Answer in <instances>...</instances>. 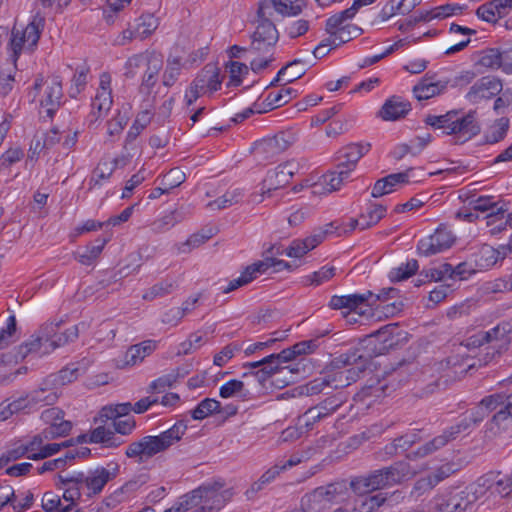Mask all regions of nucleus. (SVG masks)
Listing matches in <instances>:
<instances>
[{"instance_id": "obj_1", "label": "nucleus", "mask_w": 512, "mask_h": 512, "mask_svg": "<svg viewBox=\"0 0 512 512\" xmlns=\"http://www.w3.org/2000/svg\"><path fill=\"white\" fill-rule=\"evenodd\" d=\"M70 2L71 0H34L33 15L28 24L24 26L14 23L6 49L15 67L22 54L31 55L37 50L46 24V11L55 8L56 12L61 13Z\"/></svg>"}, {"instance_id": "obj_2", "label": "nucleus", "mask_w": 512, "mask_h": 512, "mask_svg": "<svg viewBox=\"0 0 512 512\" xmlns=\"http://www.w3.org/2000/svg\"><path fill=\"white\" fill-rule=\"evenodd\" d=\"M120 473L117 461H110L106 466H96L87 471H62L57 475L55 485L63 490L64 501H78L83 496L91 498L99 495L104 487Z\"/></svg>"}, {"instance_id": "obj_3", "label": "nucleus", "mask_w": 512, "mask_h": 512, "mask_svg": "<svg viewBox=\"0 0 512 512\" xmlns=\"http://www.w3.org/2000/svg\"><path fill=\"white\" fill-rule=\"evenodd\" d=\"M187 428L185 421H177L171 428L157 436H144L138 441L130 443L125 450V455L131 459L138 458L139 462H142L144 459L166 451L179 442L185 435Z\"/></svg>"}, {"instance_id": "obj_4", "label": "nucleus", "mask_w": 512, "mask_h": 512, "mask_svg": "<svg viewBox=\"0 0 512 512\" xmlns=\"http://www.w3.org/2000/svg\"><path fill=\"white\" fill-rule=\"evenodd\" d=\"M409 475V464L399 461L389 467L375 470L368 475L356 477L349 483V486L356 494L363 495L401 483Z\"/></svg>"}, {"instance_id": "obj_5", "label": "nucleus", "mask_w": 512, "mask_h": 512, "mask_svg": "<svg viewBox=\"0 0 512 512\" xmlns=\"http://www.w3.org/2000/svg\"><path fill=\"white\" fill-rule=\"evenodd\" d=\"M370 148V143H350L338 150L335 168L323 175V183L330 192L340 189L356 168L358 161L369 152Z\"/></svg>"}, {"instance_id": "obj_6", "label": "nucleus", "mask_w": 512, "mask_h": 512, "mask_svg": "<svg viewBox=\"0 0 512 512\" xmlns=\"http://www.w3.org/2000/svg\"><path fill=\"white\" fill-rule=\"evenodd\" d=\"M271 4L259 3L257 10V26L251 35L250 50L259 54L266 55L273 51L279 40V32L275 24L270 20Z\"/></svg>"}, {"instance_id": "obj_7", "label": "nucleus", "mask_w": 512, "mask_h": 512, "mask_svg": "<svg viewBox=\"0 0 512 512\" xmlns=\"http://www.w3.org/2000/svg\"><path fill=\"white\" fill-rule=\"evenodd\" d=\"M348 495L349 487L346 481L333 482L305 494L301 499V506L308 512H322L333 504L345 501Z\"/></svg>"}, {"instance_id": "obj_8", "label": "nucleus", "mask_w": 512, "mask_h": 512, "mask_svg": "<svg viewBox=\"0 0 512 512\" xmlns=\"http://www.w3.org/2000/svg\"><path fill=\"white\" fill-rule=\"evenodd\" d=\"M397 293L395 288L382 289L379 294H374L368 290L364 293H356L350 295H333L329 302V307L334 310L348 309L345 317L351 314H357L362 316L365 314V310H362L363 306H375L377 302L383 299L392 298Z\"/></svg>"}, {"instance_id": "obj_9", "label": "nucleus", "mask_w": 512, "mask_h": 512, "mask_svg": "<svg viewBox=\"0 0 512 512\" xmlns=\"http://www.w3.org/2000/svg\"><path fill=\"white\" fill-rule=\"evenodd\" d=\"M476 491L447 492L433 498L430 512H484V502L477 504Z\"/></svg>"}, {"instance_id": "obj_10", "label": "nucleus", "mask_w": 512, "mask_h": 512, "mask_svg": "<svg viewBox=\"0 0 512 512\" xmlns=\"http://www.w3.org/2000/svg\"><path fill=\"white\" fill-rule=\"evenodd\" d=\"M492 418L487 427L493 434L512 432V393H494L488 401Z\"/></svg>"}, {"instance_id": "obj_11", "label": "nucleus", "mask_w": 512, "mask_h": 512, "mask_svg": "<svg viewBox=\"0 0 512 512\" xmlns=\"http://www.w3.org/2000/svg\"><path fill=\"white\" fill-rule=\"evenodd\" d=\"M500 340L494 328L487 331H479L466 340L467 348H480L485 346L484 354L478 358L479 366L488 365L497 361L505 350L500 348Z\"/></svg>"}, {"instance_id": "obj_12", "label": "nucleus", "mask_w": 512, "mask_h": 512, "mask_svg": "<svg viewBox=\"0 0 512 512\" xmlns=\"http://www.w3.org/2000/svg\"><path fill=\"white\" fill-rule=\"evenodd\" d=\"M370 363V355H365L362 349L359 348L350 349L332 360V365L336 368L351 366L343 371L346 375V380L349 381V385L360 378L361 374L366 371Z\"/></svg>"}, {"instance_id": "obj_13", "label": "nucleus", "mask_w": 512, "mask_h": 512, "mask_svg": "<svg viewBox=\"0 0 512 512\" xmlns=\"http://www.w3.org/2000/svg\"><path fill=\"white\" fill-rule=\"evenodd\" d=\"M199 488H204V491L198 495L194 502L189 505V510L192 512H213L218 511L225 503L224 497V483L215 481L213 483H206Z\"/></svg>"}, {"instance_id": "obj_14", "label": "nucleus", "mask_w": 512, "mask_h": 512, "mask_svg": "<svg viewBox=\"0 0 512 512\" xmlns=\"http://www.w3.org/2000/svg\"><path fill=\"white\" fill-rule=\"evenodd\" d=\"M199 488H204V491L198 495L194 502L189 505V510L192 512H213L218 511L225 503L224 497V483L215 481L213 483H206Z\"/></svg>"}, {"instance_id": "obj_15", "label": "nucleus", "mask_w": 512, "mask_h": 512, "mask_svg": "<svg viewBox=\"0 0 512 512\" xmlns=\"http://www.w3.org/2000/svg\"><path fill=\"white\" fill-rule=\"evenodd\" d=\"M345 402L346 397L342 393L327 397L317 405L309 408L299 418V422L302 423L306 428L310 429L315 423L329 417L334 412H336Z\"/></svg>"}, {"instance_id": "obj_16", "label": "nucleus", "mask_w": 512, "mask_h": 512, "mask_svg": "<svg viewBox=\"0 0 512 512\" xmlns=\"http://www.w3.org/2000/svg\"><path fill=\"white\" fill-rule=\"evenodd\" d=\"M455 241V236L445 225H440L435 232L421 239L417 244L419 254L431 256L449 249Z\"/></svg>"}, {"instance_id": "obj_17", "label": "nucleus", "mask_w": 512, "mask_h": 512, "mask_svg": "<svg viewBox=\"0 0 512 512\" xmlns=\"http://www.w3.org/2000/svg\"><path fill=\"white\" fill-rule=\"evenodd\" d=\"M452 124L453 126L450 130L446 131V135H454L457 139L455 143H464L477 136L481 131L475 110H470L463 116H460L459 112L456 110V116Z\"/></svg>"}, {"instance_id": "obj_18", "label": "nucleus", "mask_w": 512, "mask_h": 512, "mask_svg": "<svg viewBox=\"0 0 512 512\" xmlns=\"http://www.w3.org/2000/svg\"><path fill=\"white\" fill-rule=\"evenodd\" d=\"M502 90L500 79L492 76H484L476 81L466 94L468 101L478 103L482 99H490L498 95Z\"/></svg>"}, {"instance_id": "obj_19", "label": "nucleus", "mask_w": 512, "mask_h": 512, "mask_svg": "<svg viewBox=\"0 0 512 512\" xmlns=\"http://www.w3.org/2000/svg\"><path fill=\"white\" fill-rule=\"evenodd\" d=\"M111 76L108 73H102L100 76V86L96 96L92 100V116L98 119L107 114L113 104L111 91Z\"/></svg>"}, {"instance_id": "obj_20", "label": "nucleus", "mask_w": 512, "mask_h": 512, "mask_svg": "<svg viewBox=\"0 0 512 512\" xmlns=\"http://www.w3.org/2000/svg\"><path fill=\"white\" fill-rule=\"evenodd\" d=\"M448 83V80L437 79L436 75L427 73L413 87V94L418 101L428 100L444 93Z\"/></svg>"}, {"instance_id": "obj_21", "label": "nucleus", "mask_w": 512, "mask_h": 512, "mask_svg": "<svg viewBox=\"0 0 512 512\" xmlns=\"http://www.w3.org/2000/svg\"><path fill=\"white\" fill-rule=\"evenodd\" d=\"M412 171L413 168L410 167L403 172L392 173L377 180L372 188L371 196L373 198H379L396 191L397 187L408 184Z\"/></svg>"}, {"instance_id": "obj_22", "label": "nucleus", "mask_w": 512, "mask_h": 512, "mask_svg": "<svg viewBox=\"0 0 512 512\" xmlns=\"http://www.w3.org/2000/svg\"><path fill=\"white\" fill-rule=\"evenodd\" d=\"M296 170L297 166L293 162H286L278 165L273 170H269L263 180V189L270 192L286 186L289 184Z\"/></svg>"}, {"instance_id": "obj_23", "label": "nucleus", "mask_w": 512, "mask_h": 512, "mask_svg": "<svg viewBox=\"0 0 512 512\" xmlns=\"http://www.w3.org/2000/svg\"><path fill=\"white\" fill-rule=\"evenodd\" d=\"M63 97L62 81L59 76L51 77L47 82L41 106L46 108L47 115L52 117L61 106Z\"/></svg>"}, {"instance_id": "obj_24", "label": "nucleus", "mask_w": 512, "mask_h": 512, "mask_svg": "<svg viewBox=\"0 0 512 512\" xmlns=\"http://www.w3.org/2000/svg\"><path fill=\"white\" fill-rule=\"evenodd\" d=\"M410 110L411 104L409 101L394 95L384 102L379 115L385 121H395L405 117Z\"/></svg>"}, {"instance_id": "obj_25", "label": "nucleus", "mask_w": 512, "mask_h": 512, "mask_svg": "<svg viewBox=\"0 0 512 512\" xmlns=\"http://www.w3.org/2000/svg\"><path fill=\"white\" fill-rule=\"evenodd\" d=\"M162 67L163 56L160 53L154 51L143 71V77L140 86L141 91L150 92V90L157 83L158 74Z\"/></svg>"}, {"instance_id": "obj_26", "label": "nucleus", "mask_w": 512, "mask_h": 512, "mask_svg": "<svg viewBox=\"0 0 512 512\" xmlns=\"http://www.w3.org/2000/svg\"><path fill=\"white\" fill-rule=\"evenodd\" d=\"M295 142V136L289 131H282L277 133L273 138L265 140L261 148L271 156L280 154L286 151Z\"/></svg>"}, {"instance_id": "obj_27", "label": "nucleus", "mask_w": 512, "mask_h": 512, "mask_svg": "<svg viewBox=\"0 0 512 512\" xmlns=\"http://www.w3.org/2000/svg\"><path fill=\"white\" fill-rule=\"evenodd\" d=\"M53 325L57 327H55L53 331H51V329H48L46 330L47 333H45V343H49L52 349L63 346L69 342H73L78 338L77 325H73L63 332L56 331L59 328L58 324Z\"/></svg>"}, {"instance_id": "obj_28", "label": "nucleus", "mask_w": 512, "mask_h": 512, "mask_svg": "<svg viewBox=\"0 0 512 512\" xmlns=\"http://www.w3.org/2000/svg\"><path fill=\"white\" fill-rule=\"evenodd\" d=\"M154 50H146L144 52L134 54L127 59L124 65V76L127 79L136 77L139 71L145 69L150 56H152Z\"/></svg>"}, {"instance_id": "obj_29", "label": "nucleus", "mask_w": 512, "mask_h": 512, "mask_svg": "<svg viewBox=\"0 0 512 512\" xmlns=\"http://www.w3.org/2000/svg\"><path fill=\"white\" fill-rule=\"evenodd\" d=\"M260 3L271 4V12L275 10L283 16H296L306 6L305 0H264Z\"/></svg>"}, {"instance_id": "obj_30", "label": "nucleus", "mask_w": 512, "mask_h": 512, "mask_svg": "<svg viewBox=\"0 0 512 512\" xmlns=\"http://www.w3.org/2000/svg\"><path fill=\"white\" fill-rule=\"evenodd\" d=\"M261 267V264L255 263L248 265L238 278L229 281L227 286H221L219 289L222 293L227 294L244 285L249 284L256 278V275Z\"/></svg>"}, {"instance_id": "obj_31", "label": "nucleus", "mask_w": 512, "mask_h": 512, "mask_svg": "<svg viewBox=\"0 0 512 512\" xmlns=\"http://www.w3.org/2000/svg\"><path fill=\"white\" fill-rule=\"evenodd\" d=\"M421 438L414 431L405 433L404 435L395 438L393 442L385 446V453L389 456H394L400 452L407 451L414 443Z\"/></svg>"}, {"instance_id": "obj_32", "label": "nucleus", "mask_w": 512, "mask_h": 512, "mask_svg": "<svg viewBox=\"0 0 512 512\" xmlns=\"http://www.w3.org/2000/svg\"><path fill=\"white\" fill-rule=\"evenodd\" d=\"M136 35L140 40L149 37L159 26L158 18L153 14H142L138 17L133 24Z\"/></svg>"}, {"instance_id": "obj_33", "label": "nucleus", "mask_w": 512, "mask_h": 512, "mask_svg": "<svg viewBox=\"0 0 512 512\" xmlns=\"http://www.w3.org/2000/svg\"><path fill=\"white\" fill-rule=\"evenodd\" d=\"M177 287V283L173 279H163L150 287L144 294L143 299L152 301L156 298L165 297L171 294Z\"/></svg>"}, {"instance_id": "obj_34", "label": "nucleus", "mask_w": 512, "mask_h": 512, "mask_svg": "<svg viewBox=\"0 0 512 512\" xmlns=\"http://www.w3.org/2000/svg\"><path fill=\"white\" fill-rule=\"evenodd\" d=\"M221 412V403L213 398H205L191 410V417L194 420H203L206 417Z\"/></svg>"}, {"instance_id": "obj_35", "label": "nucleus", "mask_w": 512, "mask_h": 512, "mask_svg": "<svg viewBox=\"0 0 512 512\" xmlns=\"http://www.w3.org/2000/svg\"><path fill=\"white\" fill-rule=\"evenodd\" d=\"M458 469V465L454 462L445 463L431 472L423 481H426L429 488L432 489L441 481L458 471Z\"/></svg>"}, {"instance_id": "obj_36", "label": "nucleus", "mask_w": 512, "mask_h": 512, "mask_svg": "<svg viewBox=\"0 0 512 512\" xmlns=\"http://www.w3.org/2000/svg\"><path fill=\"white\" fill-rule=\"evenodd\" d=\"M473 209L480 212H488V218H497L501 217V219L504 218V210L502 208H497V203L494 200L493 196H479L477 199H475L473 202Z\"/></svg>"}, {"instance_id": "obj_37", "label": "nucleus", "mask_w": 512, "mask_h": 512, "mask_svg": "<svg viewBox=\"0 0 512 512\" xmlns=\"http://www.w3.org/2000/svg\"><path fill=\"white\" fill-rule=\"evenodd\" d=\"M109 241V238L99 237L95 240L94 244L87 246L86 251L78 254L77 260L83 265H91L100 256L104 246Z\"/></svg>"}, {"instance_id": "obj_38", "label": "nucleus", "mask_w": 512, "mask_h": 512, "mask_svg": "<svg viewBox=\"0 0 512 512\" xmlns=\"http://www.w3.org/2000/svg\"><path fill=\"white\" fill-rule=\"evenodd\" d=\"M297 91L293 88H282L278 92H270L267 94L265 102L272 110L287 104L293 97L296 96Z\"/></svg>"}, {"instance_id": "obj_39", "label": "nucleus", "mask_w": 512, "mask_h": 512, "mask_svg": "<svg viewBox=\"0 0 512 512\" xmlns=\"http://www.w3.org/2000/svg\"><path fill=\"white\" fill-rule=\"evenodd\" d=\"M277 366L266 365L257 371L243 373V378H254L262 388L267 389L268 385L273 386L274 370Z\"/></svg>"}, {"instance_id": "obj_40", "label": "nucleus", "mask_w": 512, "mask_h": 512, "mask_svg": "<svg viewBox=\"0 0 512 512\" xmlns=\"http://www.w3.org/2000/svg\"><path fill=\"white\" fill-rule=\"evenodd\" d=\"M418 268V261L416 259H410L406 263H402L400 266L391 269L389 278L392 282L403 281L414 275Z\"/></svg>"}, {"instance_id": "obj_41", "label": "nucleus", "mask_w": 512, "mask_h": 512, "mask_svg": "<svg viewBox=\"0 0 512 512\" xmlns=\"http://www.w3.org/2000/svg\"><path fill=\"white\" fill-rule=\"evenodd\" d=\"M509 128V119L502 117L497 119L490 130L485 134V142L488 144H495L502 141Z\"/></svg>"}, {"instance_id": "obj_42", "label": "nucleus", "mask_w": 512, "mask_h": 512, "mask_svg": "<svg viewBox=\"0 0 512 512\" xmlns=\"http://www.w3.org/2000/svg\"><path fill=\"white\" fill-rule=\"evenodd\" d=\"M456 116V110L448 111L442 115H427L424 119L425 124L431 126L434 129H442L443 133L446 134L447 130L453 126L452 122Z\"/></svg>"}, {"instance_id": "obj_43", "label": "nucleus", "mask_w": 512, "mask_h": 512, "mask_svg": "<svg viewBox=\"0 0 512 512\" xmlns=\"http://www.w3.org/2000/svg\"><path fill=\"white\" fill-rule=\"evenodd\" d=\"M280 471L279 468L276 467V465L269 468L267 471H265L261 477L255 481L251 487L246 491V496L248 499H251L255 496L256 493L264 489V487L268 484H270L272 481L276 479L277 476H279Z\"/></svg>"}, {"instance_id": "obj_44", "label": "nucleus", "mask_w": 512, "mask_h": 512, "mask_svg": "<svg viewBox=\"0 0 512 512\" xmlns=\"http://www.w3.org/2000/svg\"><path fill=\"white\" fill-rule=\"evenodd\" d=\"M186 180L185 173L178 167L170 169L165 175L159 176L157 181H160V184L164 186V189H167L169 192L179 187Z\"/></svg>"}, {"instance_id": "obj_45", "label": "nucleus", "mask_w": 512, "mask_h": 512, "mask_svg": "<svg viewBox=\"0 0 512 512\" xmlns=\"http://www.w3.org/2000/svg\"><path fill=\"white\" fill-rule=\"evenodd\" d=\"M117 165V159H114L112 162H99V164L93 170L91 182H94V185H99L101 181L109 179L117 168Z\"/></svg>"}, {"instance_id": "obj_46", "label": "nucleus", "mask_w": 512, "mask_h": 512, "mask_svg": "<svg viewBox=\"0 0 512 512\" xmlns=\"http://www.w3.org/2000/svg\"><path fill=\"white\" fill-rule=\"evenodd\" d=\"M89 73V67L81 66L76 69V72L72 78V84L69 89V95L72 98H76L86 87L87 78Z\"/></svg>"}, {"instance_id": "obj_47", "label": "nucleus", "mask_w": 512, "mask_h": 512, "mask_svg": "<svg viewBox=\"0 0 512 512\" xmlns=\"http://www.w3.org/2000/svg\"><path fill=\"white\" fill-rule=\"evenodd\" d=\"M237 394L243 397H246L250 394L248 390H245L244 382L237 379L227 381L219 389V395L222 398H230Z\"/></svg>"}, {"instance_id": "obj_48", "label": "nucleus", "mask_w": 512, "mask_h": 512, "mask_svg": "<svg viewBox=\"0 0 512 512\" xmlns=\"http://www.w3.org/2000/svg\"><path fill=\"white\" fill-rule=\"evenodd\" d=\"M26 456L27 453L24 448L23 441H17L13 443L1 456H0V469L7 466L8 463L16 461Z\"/></svg>"}, {"instance_id": "obj_49", "label": "nucleus", "mask_w": 512, "mask_h": 512, "mask_svg": "<svg viewBox=\"0 0 512 512\" xmlns=\"http://www.w3.org/2000/svg\"><path fill=\"white\" fill-rule=\"evenodd\" d=\"M72 429V423L67 420H60L53 423L43 430V435L46 440H52L58 437H63L69 434Z\"/></svg>"}, {"instance_id": "obj_50", "label": "nucleus", "mask_w": 512, "mask_h": 512, "mask_svg": "<svg viewBox=\"0 0 512 512\" xmlns=\"http://www.w3.org/2000/svg\"><path fill=\"white\" fill-rule=\"evenodd\" d=\"M329 387V380L326 375L317 377L305 385L299 387L300 394L306 396H313L322 393L325 388Z\"/></svg>"}, {"instance_id": "obj_51", "label": "nucleus", "mask_w": 512, "mask_h": 512, "mask_svg": "<svg viewBox=\"0 0 512 512\" xmlns=\"http://www.w3.org/2000/svg\"><path fill=\"white\" fill-rule=\"evenodd\" d=\"M493 328L500 339L498 340L500 342V348L507 352L511 344L510 335L512 334V318L501 321Z\"/></svg>"}, {"instance_id": "obj_52", "label": "nucleus", "mask_w": 512, "mask_h": 512, "mask_svg": "<svg viewBox=\"0 0 512 512\" xmlns=\"http://www.w3.org/2000/svg\"><path fill=\"white\" fill-rule=\"evenodd\" d=\"M478 63L486 68H501V50L490 48L482 51Z\"/></svg>"}, {"instance_id": "obj_53", "label": "nucleus", "mask_w": 512, "mask_h": 512, "mask_svg": "<svg viewBox=\"0 0 512 512\" xmlns=\"http://www.w3.org/2000/svg\"><path fill=\"white\" fill-rule=\"evenodd\" d=\"M420 3L421 0H399L395 7L393 5L390 6L389 11H387V7H384L382 9V14L384 18H388L395 13L406 15L409 14Z\"/></svg>"}, {"instance_id": "obj_54", "label": "nucleus", "mask_w": 512, "mask_h": 512, "mask_svg": "<svg viewBox=\"0 0 512 512\" xmlns=\"http://www.w3.org/2000/svg\"><path fill=\"white\" fill-rule=\"evenodd\" d=\"M179 221L180 218L178 217V212L176 210L171 211L160 219L155 220L151 224V229L155 233H162L175 226Z\"/></svg>"}, {"instance_id": "obj_55", "label": "nucleus", "mask_w": 512, "mask_h": 512, "mask_svg": "<svg viewBox=\"0 0 512 512\" xmlns=\"http://www.w3.org/2000/svg\"><path fill=\"white\" fill-rule=\"evenodd\" d=\"M16 330V317L15 315H10L7 319L6 326L0 329V350L6 348L14 341Z\"/></svg>"}, {"instance_id": "obj_56", "label": "nucleus", "mask_w": 512, "mask_h": 512, "mask_svg": "<svg viewBox=\"0 0 512 512\" xmlns=\"http://www.w3.org/2000/svg\"><path fill=\"white\" fill-rule=\"evenodd\" d=\"M489 399H491V395L485 396L475 408L466 413L470 419L473 420L475 425L482 422L489 414H491V407L488 405Z\"/></svg>"}, {"instance_id": "obj_57", "label": "nucleus", "mask_w": 512, "mask_h": 512, "mask_svg": "<svg viewBox=\"0 0 512 512\" xmlns=\"http://www.w3.org/2000/svg\"><path fill=\"white\" fill-rule=\"evenodd\" d=\"M277 369L274 370L273 387L282 389L291 383L296 382V377L293 376L291 370L283 368L282 365H276Z\"/></svg>"}, {"instance_id": "obj_58", "label": "nucleus", "mask_w": 512, "mask_h": 512, "mask_svg": "<svg viewBox=\"0 0 512 512\" xmlns=\"http://www.w3.org/2000/svg\"><path fill=\"white\" fill-rule=\"evenodd\" d=\"M73 455L65 454L63 457H59L53 460H49L44 462L41 466L37 468L38 474H44L48 471L54 470H63L68 464L72 463Z\"/></svg>"}, {"instance_id": "obj_59", "label": "nucleus", "mask_w": 512, "mask_h": 512, "mask_svg": "<svg viewBox=\"0 0 512 512\" xmlns=\"http://www.w3.org/2000/svg\"><path fill=\"white\" fill-rule=\"evenodd\" d=\"M24 158V151L19 148H10L0 156V172L11 167Z\"/></svg>"}, {"instance_id": "obj_60", "label": "nucleus", "mask_w": 512, "mask_h": 512, "mask_svg": "<svg viewBox=\"0 0 512 512\" xmlns=\"http://www.w3.org/2000/svg\"><path fill=\"white\" fill-rule=\"evenodd\" d=\"M73 445V440H66L62 443H50L43 445L37 454L32 455V460H42L58 453L62 448H68Z\"/></svg>"}, {"instance_id": "obj_61", "label": "nucleus", "mask_w": 512, "mask_h": 512, "mask_svg": "<svg viewBox=\"0 0 512 512\" xmlns=\"http://www.w3.org/2000/svg\"><path fill=\"white\" fill-rule=\"evenodd\" d=\"M229 73L230 80L227 85L237 87L242 83V76L248 73V66L241 62L230 61Z\"/></svg>"}, {"instance_id": "obj_62", "label": "nucleus", "mask_w": 512, "mask_h": 512, "mask_svg": "<svg viewBox=\"0 0 512 512\" xmlns=\"http://www.w3.org/2000/svg\"><path fill=\"white\" fill-rule=\"evenodd\" d=\"M205 76L207 79L208 90L211 92L217 91L221 87L222 79L220 78V69L212 63L206 64L204 67Z\"/></svg>"}, {"instance_id": "obj_63", "label": "nucleus", "mask_w": 512, "mask_h": 512, "mask_svg": "<svg viewBox=\"0 0 512 512\" xmlns=\"http://www.w3.org/2000/svg\"><path fill=\"white\" fill-rule=\"evenodd\" d=\"M29 398L32 403L43 402L46 405H51L57 400L58 395L52 389L40 387L39 389L34 390L32 393H30Z\"/></svg>"}, {"instance_id": "obj_64", "label": "nucleus", "mask_w": 512, "mask_h": 512, "mask_svg": "<svg viewBox=\"0 0 512 512\" xmlns=\"http://www.w3.org/2000/svg\"><path fill=\"white\" fill-rule=\"evenodd\" d=\"M180 71L181 63L179 59L168 60L167 67L163 74V84L167 87L172 86L180 75Z\"/></svg>"}]
</instances>
